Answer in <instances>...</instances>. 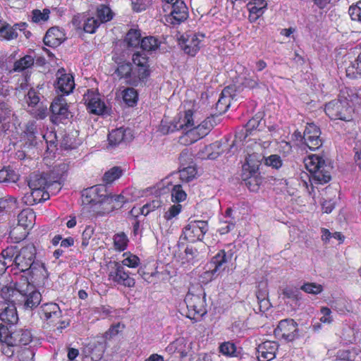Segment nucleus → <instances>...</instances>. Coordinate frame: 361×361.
Listing matches in <instances>:
<instances>
[{
    "mask_svg": "<svg viewBox=\"0 0 361 361\" xmlns=\"http://www.w3.org/2000/svg\"><path fill=\"white\" fill-rule=\"evenodd\" d=\"M123 174V171L119 166H114L106 171L102 177V181L105 184H111L118 179Z\"/></svg>",
    "mask_w": 361,
    "mask_h": 361,
    "instance_id": "nucleus-47",
    "label": "nucleus"
},
{
    "mask_svg": "<svg viewBox=\"0 0 361 361\" xmlns=\"http://www.w3.org/2000/svg\"><path fill=\"white\" fill-rule=\"evenodd\" d=\"M27 234V230L23 229V227L17 225L11 230L9 235L11 238L14 240L16 242H20L24 240Z\"/></svg>",
    "mask_w": 361,
    "mask_h": 361,
    "instance_id": "nucleus-54",
    "label": "nucleus"
},
{
    "mask_svg": "<svg viewBox=\"0 0 361 361\" xmlns=\"http://www.w3.org/2000/svg\"><path fill=\"white\" fill-rule=\"evenodd\" d=\"M176 130H179L177 121H169L167 118H164L161 120L159 127V131L163 135H167Z\"/></svg>",
    "mask_w": 361,
    "mask_h": 361,
    "instance_id": "nucleus-50",
    "label": "nucleus"
},
{
    "mask_svg": "<svg viewBox=\"0 0 361 361\" xmlns=\"http://www.w3.org/2000/svg\"><path fill=\"white\" fill-rule=\"evenodd\" d=\"M229 106L230 99L224 95V91H223L216 104V108L220 113H224L228 110Z\"/></svg>",
    "mask_w": 361,
    "mask_h": 361,
    "instance_id": "nucleus-63",
    "label": "nucleus"
},
{
    "mask_svg": "<svg viewBox=\"0 0 361 361\" xmlns=\"http://www.w3.org/2000/svg\"><path fill=\"white\" fill-rule=\"evenodd\" d=\"M50 111V121L56 125L66 123L71 114L68 105L62 96L56 97L52 102Z\"/></svg>",
    "mask_w": 361,
    "mask_h": 361,
    "instance_id": "nucleus-10",
    "label": "nucleus"
},
{
    "mask_svg": "<svg viewBox=\"0 0 361 361\" xmlns=\"http://www.w3.org/2000/svg\"><path fill=\"white\" fill-rule=\"evenodd\" d=\"M37 127L34 121L28 122L23 132L22 136L26 140V143L32 145L36 138Z\"/></svg>",
    "mask_w": 361,
    "mask_h": 361,
    "instance_id": "nucleus-45",
    "label": "nucleus"
},
{
    "mask_svg": "<svg viewBox=\"0 0 361 361\" xmlns=\"http://www.w3.org/2000/svg\"><path fill=\"white\" fill-rule=\"evenodd\" d=\"M17 37L18 33L16 31V28H14V27L10 25L6 22L2 23L0 29L1 38L6 40H11L17 38Z\"/></svg>",
    "mask_w": 361,
    "mask_h": 361,
    "instance_id": "nucleus-49",
    "label": "nucleus"
},
{
    "mask_svg": "<svg viewBox=\"0 0 361 361\" xmlns=\"http://www.w3.org/2000/svg\"><path fill=\"white\" fill-rule=\"evenodd\" d=\"M233 255V249H229L227 251L224 249L220 250L211 259L210 263L214 266L212 274H214L219 271L224 264L232 259Z\"/></svg>",
    "mask_w": 361,
    "mask_h": 361,
    "instance_id": "nucleus-22",
    "label": "nucleus"
},
{
    "mask_svg": "<svg viewBox=\"0 0 361 361\" xmlns=\"http://www.w3.org/2000/svg\"><path fill=\"white\" fill-rule=\"evenodd\" d=\"M30 112L32 116L36 119H44L47 117L48 114L47 106L41 102L37 108L32 109Z\"/></svg>",
    "mask_w": 361,
    "mask_h": 361,
    "instance_id": "nucleus-59",
    "label": "nucleus"
},
{
    "mask_svg": "<svg viewBox=\"0 0 361 361\" xmlns=\"http://www.w3.org/2000/svg\"><path fill=\"white\" fill-rule=\"evenodd\" d=\"M197 173L195 166H188L179 170L180 179L183 183H189L196 178Z\"/></svg>",
    "mask_w": 361,
    "mask_h": 361,
    "instance_id": "nucleus-46",
    "label": "nucleus"
},
{
    "mask_svg": "<svg viewBox=\"0 0 361 361\" xmlns=\"http://www.w3.org/2000/svg\"><path fill=\"white\" fill-rule=\"evenodd\" d=\"M0 320L6 326H11L18 322V314L15 304L1 302L0 304Z\"/></svg>",
    "mask_w": 361,
    "mask_h": 361,
    "instance_id": "nucleus-14",
    "label": "nucleus"
},
{
    "mask_svg": "<svg viewBox=\"0 0 361 361\" xmlns=\"http://www.w3.org/2000/svg\"><path fill=\"white\" fill-rule=\"evenodd\" d=\"M64 40V32L57 27L49 28L43 39L44 44L50 47H56Z\"/></svg>",
    "mask_w": 361,
    "mask_h": 361,
    "instance_id": "nucleus-23",
    "label": "nucleus"
},
{
    "mask_svg": "<svg viewBox=\"0 0 361 361\" xmlns=\"http://www.w3.org/2000/svg\"><path fill=\"white\" fill-rule=\"evenodd\" d=\"M150 73L151 71L149 68V65L136 67L135 71L133 72V78L132 80L133 85L137 83L138 82L145 81L149 77Z\"/></svg>",
    "mask_w": 361,
    "mask_h": 361,
    "instance_id": "nucleus-42",
    "label": "nucleus"
},
{
    "mask_svg": "<svg viewBox=\"0 0 361 361\" xmlns=\"http://www.w3.org/2000/svg\"><path fill=\"white\" fill-rule=\"evenodd\" d=\"M325 112L331 119L349 121L352 119L353 109L346 99L333 100L325 106Z\"/></svg>",
    "mask_w": 361,
    "mask_h": 361,
    "instance_id": "nucleus-7",
    "label": "nucleus"
},
{
    "mask_svg": "<svg viewBox=\"0 0 361 361\" xmlns=\"http://www.w3.org/2000/svg\"><path fill=\"white\" fill-rule=\"evenodd\" d=\"M75 87L73 76L64 73V70H59L56 88L63 94H69Z\"/></svg>",
    "mask_w": 361,
    "mask_h": 361,
    "instance_id": "nucleus-18",
    "label": "nucleus"
},
{
    "mask_svg": "<svg viewBox=\"0 0 361 361\" xmlns=\"http://www.w3.org/2000/svg\"><path fill=\"white\" fill-rule=\"evenodd\" d=\"M27 272L30 277V281L35 286L44 285L45 280L48 277V272L44 264L39 262H35L29 268Z\"/></svg>",
    "mask_w": 361,
    "mask_h": 361,
    "instance_id": "nucleus-17",
    "label": "nucleus"
},
{
    "mask_svg": "<svg viewBox=\"0 0 361 361\" xmlns=\"http://www.w3.org/2000/svg\"><path fill=\"white\" fill-rule=\"evenodd\" d=\"M30 195L27 197V200L30 204H37L49 199V189L30 188ZM51 191L52 189H49Z\"/></svg>",
    "mask_w": 361,
    "mask_h": 361,
    "instance_id": "nucleus-34",
    "label": "nucleus"
},
{
    "mask_svg": "<svg viewBox=\"0 0 361 361\" xmlns=\"http://www.w3.org/2000/svg\"><path fill=\"white\" fill-rule=\"evenodd\" d=\"M305 169L310 173L312 183L324 184L331 180V166L317 155H309L302 159Z\"/></svg>",
    "mask_w": 361,
    "mask_h": 361,
    "instance_id": "nucleus-2",
    "label": "nucleus"
},
{
    "mask_svg": "<svg viewBox=\"0 0 361 361\" xmlns=\"http://www.w3.org/2000/svg\"><path fill=\"white\" fill-rule=\"evenodd\" d=\"M34 63V57L30 55H25L14 63L13 70L15 72H22L33 66Z\"/></svg>",
    "mask_w": 361,
    "mask_h": 361,
    "instance_id": "nucleus-39",
    "label": "nucleus"
},
{
    "mask_svg": "<svg viewBox=\"0 0 361 361\" xmlns=\"http://www.w3.org/2000/svg\"><path fill=\"white\" fill-rule=\"evenodd\" d=\"M115 73L120 79H126L128 83L133 85L132 80L133 78V72L132 64L130 62L123 61L118 63Z\"/></svg>",
    "mask_w": 361,
    "mask_h": 361,
    "instance_id": "nucleus-31",
    "label": "nucleus"
},
{
    "mask_svg": "<svg viewBox=\"0 0 361 361\" xmlns=\"http://www.w3.org/2000/svg\"><path fill=\"white\" fill-rule=\"evenodd\" d=\"M68 169L69 165L63 162L54 166L49 173H47L54 189L61 190V183L67 176Z\"/></svg>",
    "mask_w": 361,
    "mask_h": 361,
    "instance_id": "nucleus-16",
    "label": "nucleus"
},
{
    "mask_svg": "<svg viewBox=\"0 0 361 361\" xmlns=\"http://www.w3.org/2000/svg\"><path fill=\"white\" fill-rule=\"evenodd\" d=\"M268 296L269 292L267 283L260 282L257 287L256 297L261 312H264L270 307Z\"/></svg>",
    "mask_w": 361,
    "mask_h": 361,
    "instance_id": "nucleus-26",
    "label": "nucleus"
},
{
    "mask_svg": "<svg viewBox=\"0 0 361 361\" xmlns=\"http://www.w3.org/2000/svg\"><path fill=\"white\" fill-rule=\"evenodd\" d=\"M177 124L179 130L188 131L192 129L195 126L193 111L190 109L185 111L183 116H180L177 121Z\"/></svg>",
    "mask_w": 361,
    "mask_h": 361,
    "instance_id": "nucleus-35",
    "label": "nucleus"
},
{
    "mask_svg": "<svg viewBox=\"0 0 361 361\" xmlns=\"http://www.w3.org/2000/svg\"><path fill=\"white\" fill-rule=\"evenodd\" d=\"M0 296L4 300L3 302L16 305L19 302L18 300H20L19 296H20V293H18L15 287L5 286L1 289Z\"/></svg>",
    "mask_w": 361,
    "mask_h": 361,
    "instance_id": "nucleus-33",
    "label": "nucleus"
},
{
    "mask_svg": "<svg viewBox=\"0 0 361 361\" xmlns=\"http://www.w3.org/2000/svg\"><path fill=\"white\" fill-rule=\"evenodd\" d=\"M20 250L17 245H11L8 246L6 248L4 249L0 254V259H1L4 262H7L8 264L11 263L9 267H13V259L17 255H18V252Z\"/></svg>",
    "mask_w": 361,
    "mask_h": 361,
    "instance_id": "nucleus-37",
    "label": "nucleus"
},
{
    "mask_svg": "<svg viewBox=\"0 0 361 361\" xmlns=\"http://www.w3.org/2000/svg\"><path fill=\"white\" fill-rule=\"evenodd\" d=\"M109 196H118L120 198H115V200H112V202H109V204H103L101 209L96 211L97 216H104L115 209H120L126 202L125 197L122 195L109 194Z\"/></svg>",
    "mask_w": 361,
    "mask_h": 361,
    "instance_id": "nucleus-29",
    "label": "nucleus"
},
{
    "mask_svg": "<svg viewBox=\"0 0 361 361\" xmlns=\"http://www.w3.org/2000/svg\"><path fill=\"white\" fill-rule=\"evenodd\" d=\"M279 344L276 341H266L257 348V357L259 361H271L276 357Z\"/></svg>",
    "mask_w": 361,
    "mask_h": 361,
    "instance_id": "nucleus-15",
    "label": "nucleus"
},
{
    "mask_svg": "<svg viewBox=\"0 0 361 361\" xmlns=\"http://www.w3.org/2000/svg\"><path fill=\"white\" fill-rule=\"evenodd\" d=\"M39 101V93L33 88L30 89L26 95V102L28 106L35 108L40 104Z\"/></svg>",
    "mask_w": 361,
    "mask_h": 361,
    "instance_id": "nucleus-57",
    "label": "nucleus"
},
{
    "mask_svg": "<svg viewBox=\"0 0 361 361\" xmlns=\"http://www.w3.org/2000/svg\"><path fill=\"white\" fill-rule=\"evenodd\" d=\"M113 242L115 250L123 252L127 249L129 239L124 232H119L114 234Z\"/></svg>",
    "mask_w": 361,
    "mask_h": 361,
    "instance_id": "nucleus-38",
    "label": "nucleus"
},
{
    "mask_svg": "<svg viewBox=\"0 0 361 361\" xmlns=\"http://www.w3.org/2000/svg\"><path fill=\"white\" fill-rule=\"evenodd\" d=\"M348 13L353 20H357L361 23V0L350 6Z\"/></svg>",
    "mask_w": 361,
    "mask_h": 361,
    "instance_id": "nucleus-64",
    "label": "nucleus"
},
{
    "mask_svg": "<svg viewBox=\"0 0 361 361\" xmlns=\"http://www.w3.org/2000/svg\"><path fill=\"white\" fill-rule=\"evenodd\" d=\"M300 288L303 291L312 295H317L323 291V286L316 283H305Z\"/></svg>",
    "mask_w": 361,
    "mask_h": 361,
    "instance_id": "nucleus-62",
    "label": "nucleus"
},
{
    "mask_svg": "<svg viewBox=\"0 0 361 361\" xmlns=\"http://www.w3.org/2000/svg\"><path fill=\"white\" fill-rule=\"evenodd\" d=\"M201 40L195 34L188 36L183 41L182 47L185 53L194 56L200 49Z\"/></svg>",
    "mask_w": 361,
    "mask_h": 361,
    "instance_id": "nucleus-28",
    "label": "nucleus"
},
{
    "mask_svg": "<svg viewBox=\"0 0 361 361\" xmlns=\"http://www.w3.org/2000/svg\"><path fill=\"white\" fill-rule=\"evenodd\" d=\"M161 206V201L159 199L154 200L145 204L141 207L142 215L147 216L150 212L159 208Z\"/></svg>",
    "mask_w": 361,
    "mask_h": 361,
    "instance_id": "nucleus-60",
    "label": "nucleus"
},
{
    "mask_svg": "<svg viewBox=\"0 0 361 361\" xmlns=\"http://www.w3.org/2000/svg\"><path fill=\"white\" fill-rule=\"evenodd\" d=\"M172 201L177 202L178 204L180 202L184 201L187 197L186 192L183 190L182 186L180 184L175 185L171 191Z\"/></svg>",
    "mask_w": 361,
    "mask_h": 361,
    "instance_id": "nucleus-56",
    "label": "nucleus"
},
{
    "mask_svg": "<svg viewBox=\"0 0 361 361\" xmlns=\"http://www.w3.org/2000/svg\"><path fill=\"white\" fill-rule=\"evenodd\" d=\"M240 86L242 88H247L249 90L257 87L259 85V79L257 76H245L240 78Z\"/></svg>",
    "mask_w": 361,
    "mask_h": 361,
    "instance_id": "nucleus-53",
    "label": "nucleus"
},
{
    "mask_svg": "<svg viewBox=\"0 0 361 361\" xmlns=\"http://www.w3.org/2000/svg\"><path fill=\"white\" fill-rule=\"evenodd\" d=\"M19 304L24 303L26 308L33 309L39 305L42 300L41 293L36 290L35 286L27 292L21 293L19 296Z\"/></svg>",
    "mask_w": 361,
    "mask_h": 361,
    "instance_id": "nucleus-21",
    "label": "nucleus"
},
{
    "mask_svg": "<svg viewBox=\"0 0 361 361\" xmlns=\"http://www.w3.org/2000/svg\"><path fill=\"white\" fill-rule=\"evenodd\" d=\"M141 40V31L139 29H130L125 37V42L129 47L136 48L140 47Z\"/></svg>",
    "mask_w": 361,
    "mask_h": 361,
    "instance_id": "nucleus-36",
    "label": "nucleus"
},
{
    "mask_svg": "<svg viewBox=\"0 0 361 361\" xmlns=\"http://www.w3.org/2000/svg\"><path fill=\"white\" fill-rule=\"evenodd\" d=\"M35 255L36 249L33 244H28L23 247L13 259L14 268H12L11 271L16 269L20 273H25L35 262Z\"/></svg>",
    "mask_w": 361,
    "mask_h": 361,
    "instance_id": "nucleus-8",
    "label": "nucleus"
},
{
    "mask_svg": "<svg viewBox=\"0 0 361 361\" xmlns=\"http://www.w3.org/2000/svg\"><path fill=\"white\" fill-rule=\"evenodd\" d=\"M18 179V175L10 166L0 170V183H16Z\"/></svg>",
    "mask_w": 361,
    "mask_h": 361,
    "instance_id": "nucleus-43",
    "label": "nucleus"
},
{
    "mask_svg": "<svg viewBox=\"0 0 361 361\" xmlns=\"http://www.w3.org/2000/svg\"><path fill=\"white\" fill-rule=\"evenodd\" d=\"M211 126L209 125V122L207 121H202L200 124L197 126H193L192 129L190 130L191 133L195 135L197 141L200 139L205 137L210 131Z\"/></svg>",
    "mask_w": 361,
    "mask_h": 361,
    "instance_id": "nucleus-44",
    "label": "nucleus"
},
{
    "mask_svg": "<svg viewBox=\"0 0 361 361\" xmlns=\"http://www.w3.org/2000/svg\"><path fill=\"white\" fill-rule=\"evenodd\" d=\"M188 349L187 340L179 337L167 345L166 351L170 355L177 354L179 358H184L188 355Z\"/></svg>",
    "mask_w": 361,
    "mask_h": 361,
    "instance_id": "nucleus-25",
    "label": "nucleus"
},
{
    "mask_svg": "<svg viewBox=\"0 0 361 361\" xmlns=\"http://www.w3.org/2000/svg\"><path fill=\"white\" fill-rule=\"evenodd\" d=\"M83 100L88 111L95 115H102L106 111V105L99 92L87 90L84 94Z\"/></svg>",
    "mask_w": 361,
    "mask_h": 361,
    "instance_id": "nucleus-13",
    "label": "nucleus"
},
{
    "mask_svg": "<svg viewBox=\"0 0 361 361\" xmlns=\"http://www.w3.org/2000/svg\"><path fill=\"white\" fill-rule=\"evenodd\" d=\"M267 2L264 0H252L247 4L249 11L248 20L250 23L257 21L264 13L267 8Z\"/></svg>",
    "mask_w": 361,
    "mask_h": 361,
    "instance_id": "nucleus-24",
    "label": "nucleus"
},
{
    "mask_svg": "<svg viewBox=\"0 0 361 361\" xmlns=\"http://www.w3.org/2000/svg\"><path fill=\"white\" fill-rule=\"evenodd\" d=\"M109 280L127 288H133L135 285V280L130 276V273L126 271L124 267L118 262H116L114 268L109 271Z\"/></svg>",
    "mask_w": 361,
    "mask_h": 361,
    "instance_id": "nucleus-11",
    "label": "nucleus"
},
{
    "mask_svg": "<svg viewBox=\"0 0 361 361\" xmlns=\"http://www.w3.org/2000/svg\"><path fill=\"white\" fill-rule=\"evenodd\" d=\"M123 100L130 107L136 106L138 101V93L133 87H127L122 92Z\"/></svg>",
    "mask_w": 361,
    "mask_h": 361,
    "instance_id": "nucleus-40",
    "label": "nucleus"
},
{
    "mask_svg": "<svg viewBox=\"0 0 361 361\" xmlns=\"http://www.w3.org/2000/svg\"><path fill=\"white\" fill-rule=\"evenodd\" d=\"M120 198L118 196H109L108 191L104 185H96L86 188L82 192V202L85 205H90L92 211L101 209L103 204L112 202V200Z\"/></svg>",
    "mask_w": 361,
    "mask_h": 361,
    "instance_id": "nucleus-3",
    "label": "nucleus"
},
{
    "mask_svg": "<svg viewBox=\"0 0 361 361\" xmlns=\"http://www.w3.org/2000/svg\"><path fill=\"white\" fill-rule=\"evenodd\" d=\"M35 219L33 210L30 208L24 209L18 215V225L23 227V229L27 230L32 226Z\"/></svg>",
    "mask_w": 361,
    "mask_h": 361,
    "instance_id": "nucleus-32",
    "label": "nucleus"
},
{
    "mask_svg": "<svg viewBox=\"0 0 361 361\" xmlns=\"http://www.w3.org/2000/svg\"><path fill=\"white\" fill-rule=\"evenodd\" d=\"M39 315L47 325L56 327L60 331L69 325L68 322L62 320V311L59 305L55 302L43 304L40 307Z\"/></svg>",
    "mask_w": 361,
    "mask_h": 361,
    "instance_id": "nucleus-5",
    "label": "nucleus"
},
{
    "mask_svg": "<svg viewBox=\"0 0 361 361\" xmlns=\"http://www.w3.org/2000/svg\"><path fill=\"white\" fill-rule=\"evenodd\" d=\"M188 17V8L184 1H181L171 6V12L164 16V20L166 24L175 26L185 21Z\"/></svg>",
    "mask_w": 361,
    "mask_h": 361,
    "instance_id": "nucleus-12",
    "label": "nucleus"
},
{
    "mask_svg": "<svg viewBox=\"0 0 361 361\" xmlns=\"http://www.w3.org/2000/svg\"><path fill=\"white\" fill-rule=\"evenodd\" d=\"M17 357L19 361H33L35 353L30 348L20 347L16 351Z\"/></svg>",
    "mask_w": 361,
    "mask_h": 361,
    "instance_id": "nucleus-55",
    "label": "nucleus"
},
{
    "mask_svg": "<svg viewBox=\"0 0 361 361\" xmlns=\"http://www.w3.org/2000/svg\"><path fill=\"white\" fill-rule=\"evenodd\" d=\"M47 173L34 172L29 176L30 188L52 189L54 188Z\"/></svg>",
    "mask_w": 361,
    "mask_h": 361,
    "instance_id": "nucleus-20",
    "label": "nucleus"
},
{
    "mask_svg": "<svg viewBox=\"0 0 361 361\" xmlns=\"http://www.w3.org/2000/svg\"><path fill=\"white\" fill-rule=\"evenodd\" d=\"M274 335L287 342L293 341V319L281 320L274 330Z\"/></svg>",
    "mask_w": 361,
    "mask_h": 361,
    "instance_id": "nucleus-19",
    "label": "nucleus"
},
{
    "mask_svg": "<svg viewBox=\"0 0 361 361\" xmlns=\"http://www.w3.org/2000/svg\"><path fill=\"white\" fill-rule=\"evenodd\" d=\"M50 10L44 8L42 11L34 9L32 11V21L35 23H41L47 21L49 18Z\"/></svg>",
    "mask_w": 361,
    "mask_h": 361,
    "instance_id": "nucleus-52",
    "label": "nucleus"
},
{
    "mask_svg": "<svg viewBox=\"0 0 361 361\" xmlns=\"http://www.w3.org/2000/svg\"><path fill=\"white\" fill-rule=\"evenodd\" d=\"M219 353L227 357L236 356L237 348L234 343L225 341L220 344L219 347Z\"/></svg>",
    "mask_w": 361,
    "mask_h": 361,
    "instance_id": "nucleus-51",
    "label": "nucleus"
},
{
    "mask_svg": "<svg viewBox=\"0 0 361 361\" xmlns=\"http://www.w3.org/2000/svg\"><path fill=\"white\" fill-rule=\"evenodd\" d=\"M321 131L320 129L314 123H307L303 133V136L301 135L300 132L295 131V138L302 141L304 140L305 145L298 147L296 149L297 153L302 152L307 147L311 150L319 149L322 145V141L320 138Z\"/></svg>",
    "mask_w": 361,
    "mask_h": 361,
    "instance_id": "nucleus-6",
    "label": "nucleus"
},
{
    "mask_svg": "<svg viewBox=\"0 0 361 361\" xmlns=\"http://www.w3.org/2000/svg\"><path fill=\"white\" fill-rule=\"evenodd\" d=\"M15 276V288L17 289L19 293H26L28 290L32 289L35 287L34 284L30 281V277L27 276L28 272L20 273L18 274V273H13Z\"/></svg>",
    "mask_w": 361,
    "mask_h": 361,
    "instance_id": "nucleus-27",
    "label": "nucleus"
},
{
    "mask_svg": "<svg viewBox=\"0 0 361 361\" xmlns=\"http://www.w3.org/2000/svg\"><path fill=\"white\" fill-rule=\"evenodd\" d=\"M161 42L154 36H147L142 38L140 48L143 51H152L157 50L160 46Z\"/></svg>",
    "mask_w": 361,
    "mask_h": 361,
    "instance_id": "nucleus-41",
    "label": "nucleus"
},
{
    "mask_svg": "<svg viewBox=\"0 0 361 361\" xmlns=\"http://www.w3.org/2000/svg\"><path fill=\"white\" fill-rule=\"evenodd\" d=\"M279 298L284 303H288L293 298V287L291 284H283L278 290Z\"/></svg>",
    "mask_w": 361,
    "mask_h": 361,
    "instance_id": "nucleus-48",
    "label": "nucleus"
},
{
    "mask_svg": "<svg viewBox=\"0 0 361 361\" xmlns=\"http://www.w3.org/2000/svg\"><path fill=\"white\" fill-rule=\"evenodd\" d=\"M208 231V223L206 221H191L183 228L182 237L189 243L202 241Z\"/></svg>",
    "mask_w": 361,
    "mask_h": 361,
    "instance_id": "nucleus-9",
    "label": "nucleus"
},
{
    "mask_svg": "<svg viewBox=\"0 0 361 361\" xmlns=\"http://www.w3.org/2000/svg\"><path fill=\"white\" fill-rule=\"evenodd\" d=\"M184 301L188 310L186 316L190 319L197 322L207 314L206 294L202 288L195 293L189 290Z\"/></svg>",
    "mask_w": 361,
    "mask_h": 361,
    "instance_id": "nucleus-4",
    "label": "nucleus"
},
{
    "mask_svg": "<svg viewBox=\"0 0 361 361\" xmlns=\"http://www.w3.org/2000/svg\"><path fill=\"white\" fill-rule=\"evenodd\" d=\"M32 341L31 331L19 329L11 332L8 327L0 324L1 351L3 355L11 357L20 345H27Z\"/></svg>",
    "mask_w": 361,
    "mask_h": 361,
    "instance_id": "nucleus-1",
    "label": "nucleus"
},
{
    "mask_svg": "<svg viewBox=\"0 0 361 361\" xmlns=\"http://www.w3.org/2000/svg\"><path fill=\"white\" fill-rule=\"evenodd\" d=\"M132 60L136 67L149 65V57L145 53L140 51L135 52Z\"/></svg>",
    "mask_w": 361,
    "mask_h": 361,
    "instance_id": "nucleus-61",
    "label": "nucleus"
},
{
    "mask_svg": "<svg viewBox=\"0 0 361 361\" xmlns=\"http://www.w3.org/2000/svg\"><path fill=\"white\" fill-rule=\"evenodd\" d=\"M126 129L123 127L112 130L108 135V149L115 148L125 141Z\"/></svg>",
    "mask_w": 361,
    "mask_h": 361,
    "instance_id": "nucleus-30",
    "label": "nucleus"
},
{
    "mask_svg": "<svg viewBox=\"0 0 361 361\" xmlns=\"http://www.w3.org/2000/svg\"><path fill=\"white\" fill-rule=\"evenodd\" d=\"M123 256H127L122 260V266H126L130 268H136L140 264V258L131 253H124Z\"/></svg>",
    "mask_w": 361,
    "mask_h": 361,
    "instance_id": "nucleus-58",
    "label": "nucleus"
}]
</instances>
